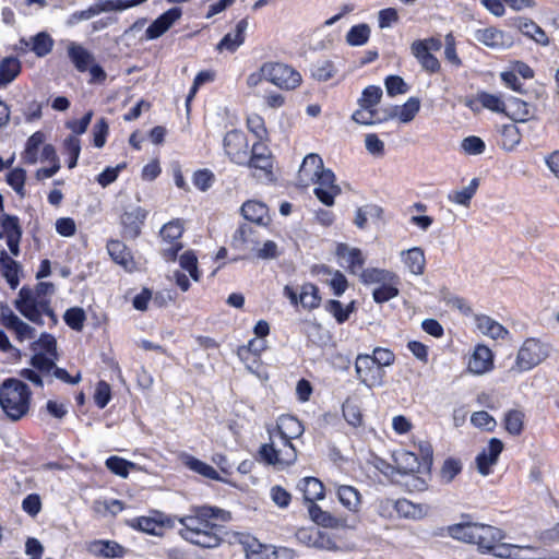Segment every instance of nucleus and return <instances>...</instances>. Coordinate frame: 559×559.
Wrapping results in <instances>:
<instances>
[{
    "instance_id": "nucleus-34",
    "label": "nucleus",
    "mask_w": 559,
    "mask_h": 559,
    "mask_svg": "<svg viewBox=\"0 0 559 559\" xmlns=\"http://www.w3.org/2000/svg\"><path fill=\"white\" fill-rule=\"evenodd\" d=\"M516 27L524 36L531 38L536 44L542 46L549 45V38L547 34L534 21L525 17H519L516 20Z\"/></svg>"
},
{
    "instance_id": "nucleus-43",
    "label": "nucleus",
    "mask_w": 559,
    "mask_h": 559,
    "mask_svg": "<svg viewBox=\"0 0 559 559\" xmlns=\"http://www.w3.org/2000/svg\"><path fill=\"white\" fill-rule=\"evenodd\" d=\"M21 72V62L15 57H5L0 61V87L10 84Z\"/></svg>"
},
{
    "instance_id": "nucleus-12",
    "label": "nucleus",
    "mask_w": 559,
    "mask_h": 559,
    "mask_svg": "<svg viewBox=\"0 0 559 559\" xmlns=\"http://www.w3.org/2000/svg\"><path fill=\"white\" fill-rule=\"evenodd\" d=\"M183 233V225L180 219L171 221L163 226L160 229V237L163 241L168 243V247L163 249V254L168 260H174L178 251L182 248L179 239Z\"/></svg>"
},
{
    "instance_id": "nucleus-52",
    "label": "nucleus",
    "mask_w": 559,
    "mask_h": 559,
    "mask_svg": "<svg viewBox=\"0 0 559 559\" xmlns=\"http://www.w3.org/2000/svg\"><path fill=\"white\" fill-rule=\"evenodd\" d=\"M185 464L191 471L202 475L205 478L214 479V480H222V478L219 477V474L213 466L209 465L207 463H205L203 461H200L199 459H195L193 456H187L185 460Z\"/></svg>"
},
{
    "instance_id": "nucleus-3",
    "label": "nucleus",
    "mask_w": 559,
    "mask_h": 559,
    "mask_svg": "<svg viewBox=\"0 0 559 559\" xmlns=\"http://www.w3.org/2000/svg\"><path fill=\"white\" fill-rule=\"evenodd\" d=\"M270 435L269 443L260 448L259 455L263 462L277 469H284L297 460V451L292 442L281 436Z\"/></svg>"
},
{
    "instance_id": "nucleus-54",
    "label": "nucleus",
    "mask_w": 559,
    "mask_h": 559,
    "mask_svg": "<svg viewBox=\"0 0 559 559\" xmlns=\"http://www.w3.org/2000/svg\"><path fill=\"white\" fill-rule=\"evenodd\" d=\"M475 102L479 103L481 107L488 110L504 114L506 103L499 95L479 92L476 95Z\"/></svg>"
},
{
    "instance_id": "nucleus-50",
    "label": "nucleus",
    "mask_w": 559,
    "mask_h": 559,
    "mask_svg": "<svg viewBox=\"0 0 559 559\" xmlns=\"http://www.w3.org/2000/svg\"><path fill=\"white\" fill-rule=\"evenodd\" d=\"M321 301L319 289L311 283L304 284L299 293V302L305 309L318 308Z\"/></svg>"
},
{
    "instance_id": "nucleus-22",
    "label": "nucleus",
    "mask_w": 559,
    "mask_h": 559,
    "mask_svg": "<svg viewBox=\"0 0 559 559\" xmlns=\"http://www.w3.org/2000/svg\"><path fill=\"white\" fill-rule=\"evenodd\" d=\"M269 432L281 436L286 441L292 442L293 439L304 433V426L297 418L290 415H283L278 418L276 427L269 430Z\"/></svg>"
},
{
    "instance_id": "nucleus-48",
    "label": "nucleus",
    "mask_w": 559,
    "mask_h": 559,
    "mask_svg": "<svg viewBox=\"0 0 559 559\" xmlns=\"http://www.w3.org/2000/svg\"><path fill=\"white\" fill-rule=\"evenodd\" d=\"M399 283L400 278L397 277L393 281L379 285V287L374 288L372 292L373 300L377 304H383L395 298L400 293L397 288Z\"/></svg>"
},
{
    "instance_id": "nucleus-49",
    "label": "nucleus",
    "mask_w": 559,
    "mask_h": 559,
    "mask_svg": "<svg viewBox=\"0 0 559 559\" xmlns=\"http://www.w3.org/2000/svg\"><path fill=\"white\" fill-rule=\"evenodd\" d=\"M354 301L344 306L341 301L331 299L325 304V310L333 316L337 323L342 324L346 322L354 311Z\"/></svg>"
},
{
    "instance_id": "nucleus-10",
    "label": "nucleus",
    "mask_w": 559,
    "mask_h": 559,
    "mask_svg": "<svg viewBox=\"0 0 559 559\" xmlns=\"http://www.w3.org/2000/svg\"><path fill=\"white\" fill-rule=\"evenodd\" d=\"M311 183L317 185L313 192L326 206L333 205L335 197L341 193L340 186L335 183V175L329 168L321 170L319 177Z\"/></svg>"
},
{
    "instance_id": "nucleus-29",
    "label": "nucleus",
    "mask_w": 559,
    "mask_h": 559,
    "mask_svg": "<svg viewBox=\"0 0 559 559\" xmlns=\"http://www.w3.org/2000/svg\"><path fill=\"white\" fill-rule=\"evenodd\" d=\"M400 258L409 273L414 275L424 274L426 258L424 250L420 247H413L401 251Z\"/></svg>"
},
{
    "instance_id": "nucleus-44",
    "label": "nucleus",
    "mask_w": 559,
    "mask_h": 559,
    "mask_svg": "<svg viewBox=\"0 0 559 559\" xmlns=\"http://www.w3.org/2000/svg\"><path fill=\"white\" fill-rule=\"evenodd\" d=\"M352 119L359 124L372 126L388 120V115L380 117L377 108L359 106L352 115Z\"/></svg>"
},
{
    "instance_id": "nucleus-41",
    "label": "nucleus",
    "mask_w": 559,
    "mask_h": 559,
    "mask_svg": "<svg viewBox=\"0 0 559 559\" xmlns=\"http://www.w3.org/2000/svg\"><path fill=\"white\" fill-rule=\"evenodd\" d=\"M107 250L116 263L122 265L127 270L132 267L133 261L131 253L123 242L119 240H110L107 243Z\"/></svg>"
},
{
    "instance_id": "nucleus-9",
    "label": "nucleus",
    "mask_w": 559,
    "mask_h": 559,
    "mask_svg": "<svg viewBox=\"0 0 559 559\" xmlns=\"http://www.w3.org/2000/svg\"><path fill=\"white\" fill-rule=\"evenodd\" d=\"M223 146L229 159L237 165L248 162L249 144L247 136L239 130L227 132L223 139Z\"/></svg>"
},
{
    "instance_id": "nucleus-20",
    "label": "nucleus",
    "mask_w": 559,
    "mask_h": 559,
    "mask_svg": "<svg viewBox=\"0 0 559 559\" xmlns=\"http://www.w3.org/2000/svg\"><path fill=\"white\" fill-rule=\"evenodd\" d=\"M340 503L350 513H358L361 509L362 496L357 488L350 485L333 483Z\"/></svg>"
},
{
    "instance_id": "nucleus-15",
    "label": "nucleus",
    "mask_w": 559,
    "mask_h": 559,
    "mask_svg": "<svg viewBox=\"0 0 559 559\" xmlns=\"http://www.w3.org/2000/svg\"><path fill=\"white\" fill-rule=\"evenodd\" d=\"M493 368V354L489 347L477 345L468 360L467 370L476 376L485 374Z\"/></svg>"
},
{
    "instance_id": "nucleus-51",
    "label": "nucleus",
    "mask_w": 559,
    "mask_h": 559,
    "mask_svg": "<svg viewBox=\"0 0 559 559\" xmlns=\"http://www.w3.org/2000/svg\"><path fill=\"white\" fill-rule=\"evenodd\" d=\"M371 29L368 24L361 23L354 25L346 34V43L349 46H362L370 37Z\"/></svg>"
},
{
    "instance_id": "nucleus-57",
    "label": "nucleus",
    "mask_w": 559,
    "mask_h": 559,
    "mask_svg": "<svg viewBox=\"0 0 559 559\" xmlns=\"http://www.w3.org/2000/svg\"><path fill=\"white\" fill-rule=\"evenodd\" d=\"M106 466L114 474L126 478L129 471L135 468L136 465L119 456H110L106 460Z\"/></svg>"
},
{
    "instance_id": "nucleus-18",
    "label": "nucleus",
    "mask_w": 559,
    "mask_h": 559,
    "mask_svg": "<svg viewBox=\"0 0 559 559\" xmlns=\"http://www.w3.org/2000/svg\"><path fill=\"white\" fill-rule=\"evenodd\" d=\"M324 169L323 160L318 154H308L304 158L298 171V185L309 187L319 177L320 171Z\"/></svg>"
},
{
    "instance_id": "nucleus-39",
    "label": "nucleus",
    "mask_w": 559,
    "mask_h": 559,
    "mask_svg": "<svg viewBox=\"0 0 559 559\" xmlns=\"http://www.w3.org/2000/svg\"><path fill=\"white\" fill-rule=\"evenodd\" d=\"M241 214L247 221L264 224V221L267 219L269 209L260 201L249 200L242 204Z\"/></svg>"
},
{
    "instance_id": "nucleus-24",
    "label": "nucleus",
    "mask_w": 559,
    "mask_h": 559,
    "mask_svg": "<svg viewBox=\"0 0 559 559\" xmlns=\"http://www.w3.org/2000/svg\"><path fill=\"white\" fill-rule=\"evenodd\" d=\"M411 52L417 59L423 70L430 73H436L440 70L439 60L430 52L425 41H413Z\"/></svg>"
},
{
    "instance_id": "nucleus-5",
    "label": "nucleus",
    "mask_w": 559,
    "mask_h": 559,
    "mask_svg": "<svg viewBox=\"0 0 559 559\" xmlns=\"http://www.w3.org/2000/svg\"><path fill=\"white\" fill-rule=\"evenodd\" d=\"M49 302V298L38 295L33 288L22 287L14 305L25 318L32 322L41 323L43 314H52Z\"/></svg>"
},
{
    "instance_id": "nucleus-8",
    "label": "nucleus",
    "mask_w": 559,
    "mask_h": 559,
    "mask_svg": "<svg viewBox=\"0 0 559 559\" xmlns=\"http://www.w3.org/2000/svg\"><path fill=\"white\" fill-rule=\"evenodd\" d=\"M357 380L369 389L382 386L385 372L376 365L368 354H358L355 359Z\"/></svg>"
},
{
    "instance_id": "nucleus-46",
    "label": "nucleus",
    "mask_w": 559,
    "mask_h": 559,
    "mask_svg": "<svg viewBox=\"0 0 559 559\" xmlns=\"http://www.w3.org/2000/svg\"><path fill=\"white\" fill-rule=\"evenodd\" d=\"M308 513L314 523L323 527L335 528L340 525L338 519H336L330 512L322 510L316 503L308 506Z\"/></svg>"
},
{
    "instance_id": "nucleus-55",
    "label": "nucleus",
    "mask_w": 559,
    "mask_h": 559,
    "mask_svg": "<svg viewBox=\"0 0 559 559\" xmlns=\"http://www.w3.org/2000/svg\"><path fill=\"white\" fill-rule=\"evenodd\" d=\"M245 551L247 559H270L271 546L263 545L253 538L246 542Z\"/></svg>"
},
{
    "instance_id": "nucleus-47",
    "label": "nucleus",
    "mask_w": 559,
    "mask_h": 559,
    "mask_svg": "<svg viewBox=\"0 0 559 559\" xmlns=\"http://www.w3.org/2000/svg\"><path fill=\"white\" fill-rule=\"evenodd\" d=\"M477 523H457L448 527L451 537L465 543L474 544Z\"/></svg>"
},
{
    "instance_id": "nucleus-13",
    "label": "nucleus",
    "mask_w": 559,
    "mask_h": 559,
    "mask_svg": "<svg viewBox=\"0 0 559 559\" xmlns=\"http://www.w3.org/2000/svg\"><path fill=\"white\" fill-rule=\"evenodd\" d=\"M504 538V534L500 528L478 524L475 531L474 544L478 546L481 552H492L496 546Z\"/></svg>"
},
{
    "instance_id": "nucleus-36",
    "label": "nucleus",
    "mask_w": 559,
    "mask_h": 559,
    "mask_svg": "<svg viewBox=\"0 0 559 559\" xmlns=\"http://www.w3.org/2000/svg\"><path fill=\"white\" fill-rule=\"evenodd\" d=\"M0 271L12 289L19 286L20 265L16 261L9 257L5 250L0 251Z\"/></svg>"
},
{
    "instance_id": "nucleus-6",
    "label": "nucleus",
    "mask_w": 559,
    "mask_h": 559,
    "mask_svg": "<svg viewBox=\"0 0 559 559\" xmlns=\"http://www.w3.org/2000/svg\"><path fill=\"white\" fill-rule=\"evenodd\" d=\"M251 169L252 176L261 182H272L273 158L270 150L261 142L252 145L251 155H248V162L245 164Z\"/></svg>"
},
{
    "instance_id": "nucleus-40",
    "label": "nucleus",
    "mask_w": 559,
    "mask_h": 559,
    "mask_svg": "<svg viewBox=\"0 0 559 559\" xmlns=\"http://www.w3.org/2000/svg\"><path fill=\"white\" fill-rule=\"evenodd\" d=\"M45 142V134L40 131L33 133L25 145L22 153V159L25 164L34 165L39 159V151Z\"/></svg>"
},
{
    "instance_id": "nucleus-4",
    "label": "nucleus",
    "mask_w": 559,
    "mask_h": 559,
    "mask_svg": "<svg viewBox=\"0 0 559 559\" xmlns=\"http://www.w3.org/2000/svg\"><path fill=\"white\" fill-rule=\"evenodd\" d=\"M549 356V347L538 338H526L518 350L510 373H522L542 364Z\"/></svg>"
},
{
    "instance_id": "nucleus-58",
    "label": "nucleus",
    "mask_w": 559,
    "mask_h": 559,
    "mask_svg": "<svg viewBox=\"0 0 559 559\" xmlns=\"http://www.w3.org/2000/svg\"><path fill=\"white\" fill-rule=\"evenodd\" d=\"M381 97L382 90L379 86L369 85L362 91L361 96L358 99V105L376 108L380 103Z\"/></svg>"
},
{
    "instance_id": "nucleus-7",
    "label": "nucleus",
    "mask_w": 559,
    "mask_h": 559,
    "mask_svg": "<svg viewBox=\"0 0 559 559\" xmlns=\"http://www.w3.org/2000/svg\"><path fill=\"white\" fill-rule=\"evenodd\" d=\"M261 75L264 80L284 90H294L301 83V75L298 71L280 62L263 64Z\"/></svg>"
},
{
    "instance_id": "nucleus-56",
    "label": "nucleus",
    "mask_w": 559,
    "mask_h": 559,
    "mask_svg": "<svg viewBox=\"0 0 559 559\" xmlns=\"http://www.w3.org/2000/svg\"><path fill=\"white\" fill-rule=\"evenodd\" d=\"M336 69L330 60H318L311 66V74L318 81H328L334 76Z\"/></svg>"
},
{
    "instance_id": "nucleus-1",
    "label": "nucleus",
    "mask_w": 559,
    "mask_h": 559,
    "mask_svg": "<svg viewBox=\"0 0 559 559\" xmlns=\"http://www.w3.org/2000/svg\"><path fill=\"white\" fill-rule=\"evenodd\" d=\"M218 520H226V512L216 507L194 506L183 516H174V523L181 527L179 536L186 542L202 548H216L223 542V526Z\"/></svg>"
},
{
    "instance_id": "nucleus-31",
    "label": "nucleus",
    "mask_w": 559,
    "mask_h": 559,
    "mask_svg": "<svg viewBox=\"0 0 559 559\" xmlns=\"http://www.w3.org/2000/svg\"><path fill=\"white\" fill-rule=\"evenodd\" d=\"M297 488L302 492L304 499L309 502V504L322 500L325 496L323 483L316 477H305L300 479Z\"/></svg>"
},
{
    "instance_id": "nucleus-59",
    "label": "nucleus",
    "mask_w": 559,
    "mask_h": 559,
    "mask_svg": "<svg viewBox=\"0 0 559 559\" xmlns=\"http://www.w3.org/2000/svg\"><path fill=\"white\" fill-rule=\"evenodd\" d=\"M63 319L71 329L81 331L84 326L86 316L82 308L73 307L66 311Z\"/></svg>"
},
{
    "instance_id": "nucleus-37",
    "label": "nucleus",
    "mask_w": 559,
    "mask_h": 559,
    "mask_svg": "<svg viewBox=\"0 0 559 559\" xmlns=\"http://www.w3.org/2000/svg\"><path fill=\"white\" fill-rule=\"evenodd\" d=\"M317 274L322 276H331L330 280H325L331 286L335 296H342L347 289L348 283L346 277L340 271H333L326 265H319L316 267Z\"/></svg>"
},
{
    "instance_id": "nucleus-35",
    "label": "nucleus",
    "mask_w": 559,
    "mask_h": 559,
    "mask_svg": "<svg viewBox=\"0 0 559 559\" xmlns=\"http://www.w3.org/2000/svg\"><path fill=\"white\" fill-rule=\"evenodd\" d=\"M394 462L397 471L402 474L419 473L423 466L415 453L405 450L394 454Z\"/></svg>"
},
{
    "instance_id": "nucleus-64",
    "label": "nucleus",
    "mask_w": 559,
    "mask_h": 559,
    "mask_svg": "<svg viewBox=\"0 0 559 559\" xmlns=\"http://www.w3.org/2000/svg\"><path fill=\"white\" fill-rule=\"evenodd\" d=\"M56 359L57 357H52L44 353H36L32 357L31 364L35 369H37L40 372H50L51 370H53L56 366Z\"/></svg>"
},
{
    "instance_id": "nucleus-2",
    "label": "nucleus",
    "mask_w": 559,
    "mask_h": 559,
    "mask_svg": "<svg viewBox=\"0 0 559 559\" xmlns=\"http://www.w3.org/2000/svg\"><path fill=\"white\" fill-rule=\"evenodd\" d=\"M32 392L19 379H5L0 385V406L11 420H20L31 407Z\"/></svg>"
},
{
    "instance_id": "nucleus-26",
    "label": "nucleus",
    "mask_w": 559,
    "mask_h": 559,
    "mask_svg": "<svg viewBox=\"0 0 559 559\" xmlns=\"http://www.w3.org/2000/svg\"><path fill=\"white\" fill-rule=\"evenodd\" d=\"M248 20H240L233 32L227 33L217 44V50H227L229 52L236 51L243 43L245 35L248 28Z\"/></svg>"
},
{
    "instance_id": "nucleus-11",
    "label": "nucleus",
    "mask_w": 559,
    "mask_h": 559,
    "mask_svg": "<svg viewBox=\"0 0 559 559\" xmlns=\"http://www.w3.org/2000/svg\"><path fill=\"white\" fill-rule=\"evenodd\" d=\"M0 321L12 331L20 342L31 341L35 337V329L22 321L8 306H1Z\"/></svg>"
},
{
    "instance_id": "nucleus-25",
    "label": "nucleus",
    "mask_w": 559,
    "mask_h": 559,
    "mask_svg": "<svg viewBox=\"0 0 559 559\" xmlns=\"http://www.w3.org/2000/svg\"><path fill=\"white\" fill-rule=\"evenodd\" d=\"M504 114L515 122H526L535 117V109L528 103L511 97L506 103Z\"/></svg>"
},
{
    "instance_id": "nucleus-33",
    "label": "nucleus",
    "mask_w": 559,
    "mask_h": 559,
    "mask_svg": "<svg viewBox=\"0 0 559 559\" xmlns=\"http://www.w3.org/2000/svg\"><path fill=\"white\" fill-rule=\"evenodd\" d=\"M429 511L428 506L421 503H414L407 499L396 500V514L400 518L418 521L427 516Z\"/></svg>"
},
{
    "instance_id": "nucleus-53",
    "label": "nucleus",
    "mask_w": 559,
    "mask_h": 559,
    "mask_svg": "<svg viewBox=\"0 0 559 559\" xmlns=\"http://www.w3.org/2000/svg\"><path fill=\"white\" fill-rule=\"evenodd\" d=\"M521 142V133L515 124H504L501 129V146L511 152Z\"/></svg>"
},
{
    "instance_id": "nucleus-61",
    "label": "nucleus",
    "mask_w": 559,
    "mask_h": 559,
    "mask_svg": "<svg viewBox=\"0 0 559 559\" xmlns=\"http://www.w3.org/2000/svg\"><path fill=\"white\" fill-rule=\"evenodd\" d=\"M25 179L26 173L22 168H14L7 175L8 185L22 198L25 195Z\"/></svg>"
},
{
    "instance_id": "nucleus-21",
    "label": "nucleus",
    "mask_w": 559,
    "mask_h": 559,
    "mask_svg": "<svg viewBox=\"0 0 559 559\" xmlns=\"http://www.w3.org/2000/svg\"><path fill=\"white\" fill-rule=\"evenodd\" d=\"M146 217V211L140 206L132 207L121 215V225L126 237L135 238L141 233V227Z\"/></svg>"
},
{
    "instance_id": "nucleus-16",
    "label": "nucleus",
    "mask_w": 559,
    "mask_h": 559,
    "mask_svg": "<svg viewBox=\"0 0 559 559\" xmlns=\"http://www.w3.org/2000/svg\"><path fill=\"white\" fill-rule=\"evenodd\" d=\"M182 15L178 7L171 8L154 20L145 31L147 39H156L164 35Z\"/></svg>"
},
{
    "instance_id": "nucleus-63",
    "label": "nucleus",
    "mask_w": 559,
    "mask_h": 559,
    "mask_svg": "<svg viewBox=\"0 0 559 559\" xmlns=\"http://www.w3.org/2000/svg\"><path fill=\"white\" fill-rule=\"evenodd\" d=\"M180 266L189 272L194 281H199L200 274L198 272V259L192 251H186L179 258Z\"/></svg>"
},
{
    "instance_id": "nucleus-27",
    "label": "nucleus",
    "mask_w": 559,
    "mask_h": 559,
    "mask_svg": "<svg viewBox=\"0 0 559 559\" xmlns=\"http://www.w3.org/2000/svg\"><path fill=\"white\" fill-rule=\"evenodd\" d=\"M87 551L93 556L104 558H121L126 554V549L115 540L97 539L88 543Z\"/></svg>"
},
{
    "instance_id": "nucleus-14",
    "label": "nucleus",
    "mask_w": 559,
    "mask_h": 559,
    "mask_svg": "<svg viewBox=\"0 0 559 559\" xmlns=\"http://www.w3.org/2000/svg\"><path fill=\"white\" fill-rule=\"evenodd\" d=\"M503 450V443L497 438L489 440L488 447L485 448L476 456L477 471L483 475L487 476L491 473V467L497 464L498 457Z\"/></svg>"
},
{
    "instance_id": "nucleus-19",
    "label": "nucleus",
    "mask_w": 559,
    "mask_h": 559,
    "mask_svg": "<svg viewBox=\"0 0 559 559\" xmlns=\"http://www.w3.org/2000/svg\"><path fill=\"white\" fill-rule=\"evenodd\" d=\"M67 55L76 71L83 73L96 61L94 53L76 41L67 44Z\"/></svg>"
},
{
    "instance_id": "nucleus-38",
    "label": "nucleus",
    "mask_w": 559,
    "mask_h": 559,
    "mask_svg": "<svg viewBox=\"0 0 559 559\" xmlns=\"http://www.w3.org/2000/svg\"><path fill=\"white\" fill-rule=\"evenodd\" d=\"M420 109V102L418 98L411 97L401 107H393L386 115L388 119L399 118L403 123L411 122Z\"/></svg>"
},
{
    "instance_id": "nucleus-62",
    "label": "nucleus",
    "mask_w": 559,
    "mask_h": 559,
    "mask_svg": "<svg viewBox=\"0 0 559 559\" xmlns=\"http://www.w3.org/2000/svg\"><path fill=\"white\" fill-rule=\"evenodd\" d=\"M461 148L468 155H480L485 152V142L476 135L464 138L461 142Z\"/></svg>"
},
{
    "instance_id": "nucleus-28",
    "label": "nucleus",
    "mask_w": 559,
    "mask_h": 559,
    "mask_svg": "<svg viewBox=\"0 0 559 559\" xmlns=\"http://www.w3.org/2000/svg\"><path fill=\"white\" fill-rule=\"evenodd\" d=\"M475 39L490 48H506L511 45V39L502 31L495 27L477 29Z\"/></svg>"
},
{
    "instance_id": "nucleus-30",
    "label": "nucleus",
    "mask_w": 559,
    "mask_h": 559,
    "mask_svg": "<svg viewBox=\"0 0 559 559\" xmlns=\"http://www.w3.org/2000/svg\"><path fill=\"white\" fill-rule=\"evenodd\" d=\"M131 526L144 533L159 535L164 526L174 527V518H160L159 520L150 516H140L131 521Z\"/></svg>"
},
{
    "instance_id": "nucleus-45",
    "label": "nucleus",
    "mask_w": 559,
    "mask_h": 559,
    "mask_svg": "<svg viewBox=\"0 0 559 559\" xmlns=\"http://www.w3.org/2000/svg\"><path fill=\"white\" fill-rule=\"evenodd\" d=\"M478 186H479V179L473 178L471 180V182L468 183V186L464 187L461 190H455V191H452L451 193H449L448 200L450 202H453V203H456V204H460L463 206H468L472 198L475 195V193L478 189Z\"/></svg>"
},
{
    "instance_id": "nucleus-23",
    "label": "nucleus",
    "mask_w": 559,
    "mask_h": 559,
    "mask_svg": "<svg viewBox=\"0 0 559 559\" xmlns=\"http://www.w3.org/2000/svg\"><path fill=\"white\" fill-rule=\"evenodd\" d=\"M20 45L22 49H29L37 57L43 58L51 52L55 40L48 33L40 32L35 36L29 37V39L22 38L20 40Z\"/></svg>"
},
{
    "instance_id": "nucleus-42",
    "label": "nucleus",
    "mask_w": 559,
    "mask_h": 559,
    "mask_svg": "<svg viewBox=\"0 0 559 559\" xmlns=\"http://www.w3.org/2000/svg\"><path fill=\"white\" fill-rule=\"evenodd\" d=\"M360 281L366 284H384L385 282L393 281L394 278H397V275L389 270L385 269H378V267H370L366 270H361L359 273Z\"/></svg>"
},
{
    "instance_id": "nucleus-17",
    "label": "nucleus",
    "mask_w": 559,
    "mask_h": 559,
    "mask_svg": "<svg viewBox=\"0 0 559 559\" xmlns=\"http://www.w3.org/2000/svg\"><path fill=\"white\" fill-rule=\"evenodd\" d=\"M335 253L340 259L341 266L346 267L350 274L356 275L361 272L365 258L359 249L346 243H338Z\"/></svg>"
},
{
    "instance_id": "nucleus-32",
    "label": "nucleus",
    "mask_w": 559,
    "mask_h": 559,
    "mask_svg": "<svg viewBox=\"0 0 559 559\" xmlns=\"http://www.w3.org/2000/svg\"><path fill=\"white\" fill-rule=\"evenodd\" d=\"M475 323L481 334L492 340L504 338L509 334V331L502 324L485 314H477Z\"/></svg>"
},
{
    "instance_id": "nucleus-60",
    "label": "nucleus",
    "mask_w": 559,
    "mask_h": 559,
    "mask_svg": "<svg viewBox=\"0 0 559 559\" xmlns=\"http://www.w3.org/2000/svg\"><path fill=\"white\" fill-rule=\"evenodd\" d=\"M342 411H343V416H344L345 420L349 425L357 427L361 424L362 416L360 413V408L354 401H352L349 399L346 400L343 404Z\"/></svg>"
}]
</instances>
